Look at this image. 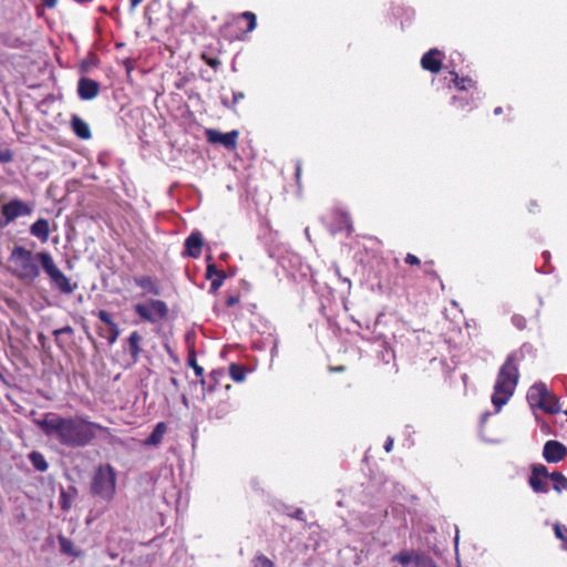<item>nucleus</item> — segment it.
Masks as SVG:
<instances>
[{
  "label": "nucleus",
  "instance_id": "nucleus-31",
  "mask_svg": "<svg viewBox=\"0 0 567 567\" xmlns=\"http://www.w3.org/2000/svg\"><path fill=\"white\" fill-rule=\"evenodd\" d=\"M555 536L561 540V549L567 551V527L556 523L554 525Z\"/></svg>",
  "mask_w": 567,
  "mask_h": 567
},
{
  "label": "nucleus",
  "instance_id": "nucleus-36",
  "mask_svg": "<svg viewBox=\"0 0 567 567\" xmlns=\"http://www.w3.org/2000/svg\"><path fill=\"white\" fill-rule=\"evenodd\" d=\"M60 506L63 511H69L71 508V499L64 489L60 493Z\"/></svg>",
  "mask_w": 567,
  "mask_h": 567
},
{
  "label": "nucleus",
  "instance_id": "nucleus-7",
  "mask_svg": "<svg viewBox=\"0 0 567 567\" xmlns=\"http://www.w3.org/2000/svg\"><path fill=\"white\" fill-rule=\"evenodd\" d=\"M136 316L145 322L158 323L168 316V306L161 299H148L145 303H136L133 307Z\"/></svg>",
  "mask_w": 567,
  "mask_h": 567
},
{
  "label": "nucleus",
  "instance_id": "nucleus-53",
  "mask_svg": "<svg viewBox=\"0 0 567 567\" xmlns=\"http://www.w3.org/2000/svg\"><path fill=\"white\" fill-rule=\"evenodd\" d=\"M565 491H567V487L565 488Z\"/></svg>",
  "mask_w": 567,
  "mask_h": 567
},
{
  "label": "nucleus",
  "instance_id": "nucleus-48",
  "mask_svg": "<svg viewBox=\"0 0 567 567\" xmlns=\"http://www.w3.org/2000/svg\"><path fill=\"white\" fill-rule=\"evenodd\" d=\"M124 63L127 68V71L130 72L132 70V62L130 60H126Z\"/></svg>",
  "mask_w": 567,
  "mask_h": 567
},
{
  "label": "nucleus",
  "instance_id": "nucleus-51",
  "mask_svg": "<svg viewBox=\"0 0 567 567\" xmlns=\"http://www.w3.org/2000/svg\"><path fill=\"white\" fill-rule=\"evenodd\" d=\"M301 514H302V511H301V509H299V511L297 512V514H296V516H295V517L300 518V515H301Z\"/></svg>",
  "mask_w": 567,
  "mask_h": 567
},
{
  "label": "nucleus",
  "instance_id": "nucleus-3",
  "mask_svg": "<svg viewBox=\"0 0 567 567\" xmlns=\"http://www.w3.org/2000/svg\"><path fill=\"white\" fill-rule=\"evenodd\" d=\"M42 252L34 254L24 246H14L8 257L9 270L12 276L25 284L34 282L41 274L39 255Z\"/></svg>",
  "mask_w": 567,
  "mask_h": 567
},
{
  "label": "nucleus",
  "instance_id": "nucleus-33",
  "mask_svg": "<svg viewBox=\"0 0 567 567\" xmlns=\"http://www.w3.org/2000/svg\"><path fill=\"white\" fill-rule=\"evenodd\" d=\"M254 567H275V564L264 554L257 555L252 560Z\"/></svg>",
  "mask_w": 567,
  "mask_h": 567
},
{
  "label": "nucleus",
  "instance_id": "nucleus-46",
  "mask_svg": "<svg viewBox=\"0 0 567 567\" xmlns=\"http://www.w3.org/2000/svg\"><path fill=\"white\" fill-rule=\"evenodd\" d=\"M141 3L142 0H131V10H134Z\"/></svg>",
  "mask_w": 567,
  "mask_h": 567
},
{
  "label": "nucleus",
  "instance_id": "nucleus-6",
  "mask_svg": "<svg viewBox=\"0 0 567 567\" xmlns=\"http://www.w3.org/2000/svg\"><path fill=\"white\" fill-rule=\"evenodd\" d=\"M527 400L532 406H537L548 414H556L560 411L558 398L543 382L535 383L529 388Z\"/></svg>",
  "mask_w": 567,
  "mask_h": 567
},
{
  "label": "nucleus",
  "instance_id": "nucleus-26",
  "mask_svg": "<svg viewBox=\"0 0 567 567\" xmlns=\"http://www.w3.org/2000/svg\"><path fill=\"white\" fill-rule=\"evenodd\" d=\"M549 478L554 482L553 488L557 493H561L567 488V477L560 472L549 473Z\"/></svg>",
  "mask_w": 567,
  "mask_h": 567
},
{
  "label": "nucleus",
  "instance_id": "nucleus-17",
  "mask_svg": "<svg viewBox=\"0 0 567 567\" xmlns=\"http://www.w3.org/2000/svg\"><path fill=\"white\" fill-rule=\"evenodd\" d=\"M133 280L137 287L144 290L145 293L153 296H159L162 293L158 280L152 276H138L134 277Z\"/></svg>",
  "mask_w": 567,
  "mask_h": 567
},
{
  "label": "nucleus",
  "instance_id": "nucleus-11",
  "mask_svg": "<svg viewBox=\"0 0 567 567\" xmlns=\"http://www.w3.org/2000/svg\"><path fill=\"white\" fill-rule=\"evenodd\" d=\"M547 478H549V472L544 464H535L532 466L528 484L535 493H548L549 486Z\"/></svg>",
  "mask_w": 567,
  "mask_h": 567
},
{
  "label": "nucleus",
  "instance_id": "nucleus-16",
  "mask_svg": "<svg viewBox=\"0 0 567 567\" xmlns=\"http://www.w3.org/2000/svg\"><path fill=\"white\" fill-rule=\"evenodd\" d=\"M204 246V240L202 237V234L199 231H193L186 239H185V250L183 252L184 256L190 257V258H198L202 255V249Z\"/></svg>",
  "mask_w": 567,
  "mask_h": 567
},
{
  "label": "nucleus",
  "instance_id": "nucleus-10",
  "mask_svg": "<svg viewBox=\"0 0 567 567\" xmlns=\"http://www.w3.org/2000/svg\"><path fill=\"white\" fill-rule=\"evenodd\" d=\"M97 318L106 324V329L97 327V334L105 338L109 344H114L121 334L118 324L114 321L112 315L106 310H99Z\"/></svg>",
  "mask_w": 567,
  "mask_h": 567
},
{
  "label": "nucleus",
  "instance_id": "nucleus-28",
  "mask_svg": "<svg viewBox=\"0 0 567 567\" xmlns=\"http://www.w3.org/2000/svg\"><path fill=\"white\" fill-rule=\"evenodd\" d=\"M246 373L247 370L243 364L231 363L229 365V374L235 382L244 381L246 378Z\"/></svg>",
  "mask_w": 567,
  "mask_h": 567
},
{
  "label": "nucleus",
  "instance_id": "nucleus-42",
  "mask_svg": "<svg viewBox=\"0 0 567 567\" xmlns=\"http://www.w3.org/2000/svg\"><path fill=\"white\" fill-rule=\"evenodd\" d=\"M301 163L298 162L296 164V172H295V176H296V182L299 184L300 183V178H301Z\"/></svg>",
  "mask_w": 567,
  "mask_h": 567
},
{
  "label": "nucleus",
  "instance_id": "nucleus-4",
  "mask_svg": "<svg viewBox=\"0 0 567 567\" xmlns=\"http://www.w3.org/2000/svg\"><path fill=\"white\" fill-rule=\"evenodd\" d=\"M91 491L104 501L113 499L116 492V472L113 466H99L91 483Z\"/></svg>",
  "mask_w": 567,
  "mask_h": 567
},
{
  "label": "nucleus",
  "instance_id": "nucleus-35",
  "mask_svg": "<svg viewBox=\"0 0 567 567\" xmlns=\"http://www.w3.org/2000/svg\"><path fill=\"white\" fill-rule=\"evenodd\" d=\"M226 279V275H219V278L209 279L210 280V292H216L223 286Z\"/></svg>",
  "mask_w": 567,
  "mask_h": 567
},
{
  "label": "nucleus",
  "instance_id": "nucleus-23",
  "mask_svg": "<svg viewBox=\"0 0 567 567\" xmlns=\"http://www.w3.org/2000/svg\"><path fill=\"white\" fill-rule=\"evenodd\" d=\"M32 466L39 472H45L49 467L48 462L42 453L33 451L29 454Z\"/></svg>",
  "mask_w": 567,
  "mask_h": 567
},
{
  "label": "nucleus",
  "instance_id": "nucleus-37",
  "mask_svg": "<svg viewBox=\"0 0 567 567\" xmlns=\"http://www.w3.org/2000/svg\"><path fill=\"white\" fill-rule=\"evenodd\" d=\"M13 161V153L10 150L0 151V163H11Z\"/></svg>",
  "mask_w": 567,
  "mask_h": 567
},
{
  "label": "nucleus",
  "instance_id": "nucleus-43",
  "mask_svg": "<svg viewBox=\"0 0 567 567\" xmlns=\"http://www.w3.org/2000/svg\"><path fill=\"white\" fill-rule=\"evenodd\" d=\"M392 449H393V439L388 437L385 443H384V450H385V452L389 453V452L392 451Z\"/></svg>",
  "mask_w": 567,
  "mask_h": 567
},
{
  "label": "nucleus",
  "instance_id": "nucleus-21",
  "mask_svg": "<svg viewBox=\"0 0 567 567\" xmlns=\"http://www.w3.org/2000/svg\"><path fill=\"white\" fill-rule=\"evenodd\" d=\"M167 432V425L165 422H158L150 436L143 442L146 446H157L162 443L164 435Z\"/></svg>",
  "mask_w": 567,
  "mask_h": 567
},
{
  "label": "nucleus",
  "instance_id": "nucleus-5",
  "mask_svg": "<svg viewBox=\"0 0 567 567\" xmlns=\"http://www.w3.org/2000/svg\"><path fill=\"white\" fill-rule=\"evenodd\" d=\"M40 265L42 266L44 272L51 280V284L54 288H56L61 293L71 295L78 288L76 284H72L70 278L66 277L56 266L52 256L48 251H43L39 255Z\"/></svg>",
  "mask_w": 567,
  "mask_h": 567
},
{
  "label": "nucleus",
  "instance_id": "nucleus-40",
  "mask_svg": "<svg viewBox=\"0 0 567 567\" xmlns=\"http://www.w3.org/2000/svg\"><path fill=\"white\" fill-rule=\"evenodd\" d=\"M240 301V296L239 295H230L226 298L225 300V303L227 307H234L236 306L237 303H239Z\"/></svg>",
  "mask_w": 567,
  "mask_h": 567
},
{
  "label": "nucleus",
  "instance_id": "nucleus-8",
  "mask_svg": "<svg viewBox=\"0 0 567 567\" xmlns=\"http://www.w3.org/2000/svg\"><path fill=\"white\" fill-rule=\"evenodd\" d=\"M32 208L19 198H13L1 207L0 227H6L20 216H29Z\"/></svg>",
  "mask_w": 567,
  "mask_h": 567
},
{
  "label": "nucleus",
  "instance_id": "nucleus-25",
  "mask_svg": "<svg viewBox=\"0 0 567 567\" xmlns=\"http://www.w3.org/2000/svg\"><path fill=\"white\" fill-rule=\"evenodd\" d=\"M59 544L61 553L72 557H80L81 553L74 549V544L71 539L64 536H59Z\"/></svg>",
  "mask_w": 567,
  "mask_h": 567
},
{
  "label": "nucleus",
  "instance_id": "nucleus-12",
  "mask_svg": "<svg viewBox=\"0 0 567 567\" xmlns=\"http://www.w3.org/2000/svg\"><path fill=\"white\" fill-rule=\"evenodd\" d=\"M143 341L144 338L137 330L132 331L125 340L124 350L127 351L132 364H136L140 361L143 352Z\"/></svg>",
  "mask_w": 567,
  "mask_h": 567
},
{
  "label": "nucleus",
  "instance_id": "nucleus-14",
  "mask_svg": "<svg viewBox=\"0 0 567 567\" xmlns=\"http://www.w3.org/2000/svg\"><path fill=\"white\" fill-rule=\"evenodd\" d=\"M443 52L439 49H430L427 52L423 54L421 58V66L423 70L429 71L431 73H439L442 70V60Z\"/></svg>",
  "mask_w": 567,
  "mask_h": 567
},
{
  "label": "nucleus",
  "instance_id": "nucleus-50",
  "mask_svg": "<svg viewBox=\"0 0 567 567\" xmlns=\"http://www.w3.org/2000/svg\"><path fill=\"white\" fill-rule=\"evenodd\" d=\"M171 383H172L173 385H175V386H177V385H178V381H177V379H176V378H171Z\"/></svg>",
  "mask_w": 567,
  "mask_h": 567
},
{
  "label": "nucleus",
  "instance_id": "nucleus-18",
  "mask_svg": "<svg viewBox=\"0 0 567 567\" xmlns=\"http://www.w3.org/2000/svg\"><path fill=\"white\" fill-rule=\"evenodd\" d=\"M70 125L72 132L79 137L80 140H90L92 137V132L89 126V124L81 118L79 115L73 114L70 120Z\"/></svg>",
  "mask_w": 567,
  "mask_h": 567
},
{
  "label": "nucleus",
  "instance_id": "nucleus-38",
  "mask_svg": "<svg viewBox=\"0 0 567 567\" xmlns=\"http://www.w3.org/2000/svg\"><path fill=\"white\" fill-rule=\"evenodd\" d=\"M404 261L408 264V265H411V266H417L420 267L421 266V260L417 256L411 254V252H408L405 258H404Z\"/></svg>",
  "mask_w": 567,
  "mask_h": 567
},
{
  "label": "nucleus",
  "instance_id": "nucleus-39",
  "mask_svg": "<svg viewBox=\"0 0 567 567\" xmlns=\"http://www.w3.org/2000/svg\"><path fill=\"white\" fill-rule=\"evenodd\" d=\"M74 330L71 326H64L53 331L54 337L58 339L61 334H73Z\"/></svg>",
  "mask_w": 567,
  "mask_h": 567
},
{
  "label": "nucleus",
  "instance_id": "nucleus-47",
  "mask_svg": "<svg viewBox=\"0 0 567 567\" xmlns=\"http://www.w3.org/2000/svg\"><path fill=\"white\" fill-rule=\"evenodd\" d=\"M503 113V107L502 106H497L494 109V114L495 115H501Z\"/></svg>",
  "mask_w": 567,
  "mask_h": 567
},
{
  "label": "nucleus",
  "instance_id": "nucleus-13",
  "mask_svg": "<svg viewBox=\"0 0 567 567\" xmlns=\"http://www.w3.org/2000/svg\"><path fill=\"white\" fill-rule=\"evenodd\" d=\"M567 456V447L559 441L549 440L543 449V457L547 463H558Z\"/></svg>",
  "mask_w": 567,
  "mask_h": 567
},
{
  "label": "nucleus",
  "instance_id": "nucleus-24",
  "mask_svg": "<svg viewBox=\"0 0 567 567\" xmlns=\"http://www.w3.org/2000/svg\"><path fill=\"white\" fill-rule=\"evenodd\" d=\"M240 21L247 22V27L243 31H244V33H249L252 30H255V28H256L257 17L255 13H252L250 11H245L236 18L237 23H240Z\"/></svg>",
  "mask_w": 567,
  "mask_h": 567
},
{
  "label": "nucleus",
  "instance_id": "nucleus-27",
  "mask_svg": "<svg viewBox=\"0 0 567 567\" xmlns=\"http://www.w3.org/2000/svg\"><path fill=\"white\" fill-rule=\"evenodd\" d=\"M187 364L193 368L196 377L200 379L202 383H204V369L197 363L196 352L194 350L188 352Z\"/></svg>",
  "mask_w": 567,
  "mask_h": 567
},
{
  "label": "nucleus",
  "instance_id": "nucleus-52",
  "mask_svg": "<svg viewBox=\"0 0 567 567\" xmlns=\"http://www.w3.org/2000/svg\"><path fill=\"white\" fill-rule=\"evenodd\" d=\"M544 257L545 258H548L549 257V254L547 251L544 252Z\"/></svg>",
  "mask_w": 567,
  "mask_h": 567
},
{
  "label": "nucleus",
  "instance_id": "nucleus-34",
  "mask_svg": "<svg viewBox=\"0 0 567 567\" xmlns=\"http://www.w3.org/2000/svg\"><path fill=\"white\" fill-rule=\"evenodd\" d=\"M433 265H434V260H425L424 261V266H425V269H424V274L425 276H429L433 279H439V274L433 270Z\"/></svg>",
  "mask_w": 567,
  "mask_h": 567
},
{
  "label": "nucleus",
  "instance_id": "nucleus-1",
  "mask_svg": "<svg viewBox=\"0 0 567 567\" xmlns=\"http://www.w3.org/2000/svg\"><path fill=\"white\" fill-rule=\"evenodd\" d=\"M47 436L54 437L61 445L71 449L84 447L96 436L95 430L109 433L110 429L80 416L64 417L48 413L37 421Z\"/></svg>",
  "mask_w": 567,
  "mask_h": 567
},
{
  "label": "nucleus",
  "instance_id": "nucleus-41",
  "mask_svg": "<svg viewBox=\"0 0 567 567\" xmlns=\"http://www.w3.org/2000/svg\"><path fill=\"white\" fill-rule=\"evenodd\" d=\"M41 3L45 8L53 9L56 6L58 0H41Z\"/></svg>",
  "mask_w": 567,
  "mask_h": 567
},
{
  "label": "nucleus",
  "instance_id": "nucleus-44",
  "mask_svg": "<svg viewBox=\"0 0 567 567\" xmlns=\"http://www.w3.org/2000/svg\"><path fill=\"white\" fill-rule=\"evenodd\" d=\"M528 210H529L530 213H536V212H538V210H539V206L537 205V203L532 202V203L529 204V206H528Z\"/></svg>",
  "mask_w": 567,
  "mask_h": 567
},
{
  "label": "nucleus",
  "instance_id": "nucleus-45",
  "mask_svg": "<svg viewBox=\"0 0 567 567\" xmlns=\"http://www.w3.org/2000/svg\"><path fill=\"white\" fill-rule=\"evenodd\" d=\"M9 54H6V53H0V63L4 64V63H8L9 62Z\"/></svg>",
  "mask_w": 567,
  "mask_h": 567
},
{
  "label": "nucleus",
  "instance_id": "nucleus-15",
  "mask_svg": "<svg viewBox=\"0 0 567 567\" xmlns=\"http://www.w3.org/2000/svg\"><path fill=\"white\" fill-rule=\"evenodd\" d=\"M100 93V83L89 79L81 78L78 82V95L83 101L95 99Z\"/></svg>",
  "mask_w": 567,
  "mask_h": 567
},
{
  "label": "nucleus",
  "instance_id": "nucleus-29",
  "mask_svg": "<svg viewBox=\"0 0 567 567\" xmlns=\"http://www.w3.org/2000/svg\"><path fill=\"white\" fill-rule=\"evenodd\" d=\"M206 260H207V266H206V272H205V277L206 279H214V278H219V275H226V272L221 269H218L217 266L212 261L213 260V257L210 255H208L206 257Z\"/></svg>",
  "mask_w": 567,
  "mask_h": 567
},
{
  "label": "nucleus",
  "instance_id": "nucleus-19",
  "mask_svg": "<svg viewBox=\"0 0 567 567\" xmlns=\"http://www.w3.org/2000/svg\"><path fill=\"white\" fill-rule=\"evenodd\" d=\"M421 560L422 556L414 550H402L392 557V561H396L403 567H409L412 564L419 567Z\"/></svg>",
  "mask_w": 567,
  "mask_h": 567
},
{
  "label": "nucleus",
  "instance_id": "nucleus-49",
  "mask_svg": "<svg viewBox=\"0 0 567 567\" xmlns=\"http://www.w3.org/2000/svg\"><path fill=\"white\" fill-rule=\"evenodd\" d=\"M344 369H346V368H344L343 365H340V367H336V368H333L332 370H333V371H337V372H342V371H344Z\"/></svg>",
  "mask_w": 567,
  "mask_h": 567
},
{
  "label": "nucleus",
  "instance_id": "nucleus-9",
  "mask_svg": "<svg viewBox=\"0 0 567 567\" xmlns=\"http://www.w3.org/2000/svg\"><path fill=\"white\" fill-rule=\"evenodd\" d=\"M205 136L209 144H220L228 151H235L238 145L239 131L233 130L228 133H221L215 128H207Z\"/></svg>",
  "mask_w": 567,
  "mask_h": 567
},
{
  "label": "nucleus",
  "instance_id": "nucleus-22",
  "mask_svg": "<svg viewBox=\"0 0 567 567\" xmlns=\"http://www.w3.org/2000/svg\"><path fill=\"white\" fill-rule=\"evenodd\" d=\"M450 75H451V82L460 91H468L471 89L476 87L475 82L471 78H467V76L460 78L455 71H451Z\"/></svg>",
  "mask_w": 567,
  "mask_h": 567
},
{
  "label": "nucleus",
  "instance_id": "nucleus-2",
  "mask_svg": "<svg viewBox=\"0 0 567 567\" xmlns=\"http://www.w3.org/2000/svg\"><path fill=\"white\" fill-rule=\"evenodd\" d=\"M524 357L522 350L513 351L501 367L492 395V403L496 411H499L513 396L519 380V363Z\"/></svg>",
  "mask_w": 567,
  "mask_h": 567
},
{
  "label": "nucleus",
  "instance_id": "nucleus-30",
  "mask_svg": "<svg viewBox=\"0 0 567 567\" xmlns=\"http://www.w3.org/2000/svg\"><path fill=\"white\" fill-rule=\"evenodd\" d=\"M245 99V93L244 92H233V97L231 100H228L226 96H221V104L227 107V109H230L233 110L234 112H236V106L237 104Z\"/></svg>",
  "mask_w": 567,
  "mask_h": 567
},
{
  "label": "nucleus",
  "instance_id": "nucleus-32",
  "mask_svg": "<svg viewBox=\"0 0 567 567\" xmlns=\"http://www.w3.org/2000/svg\"><path fill=\"white\" fill-rule=\"evenodd\" d=\"M200 59L215 71H217L221 65V61L219 60V58L209 54L207 51L202 52Z\"/></svg>",
  "mask_w": 567,
  "mask_h": 567
},
{
  "label": "nucleus",
  "instance_id": "nucleus-20",
  "mask_svg": "<svg viewBox=\"0 0 567 567\" xmlns=\"http://www.w3.org/2000/svg\"><path fill=\"white\" fill-rule=\"evenodd\" d=\"M30 233L41 243H47L50 236L49 220L45 218H39L31 225Z\"/></svg>",
  "mask_w": 567,
  "mask_h": 567
}]
</instances>
